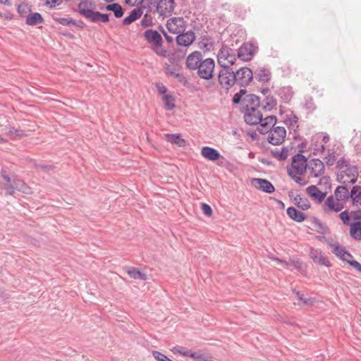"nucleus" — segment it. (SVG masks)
<instances>
[{
	"label": "nucleus",
	"instance_id": "38",
	"mask_svg": "<svg viewBox=\"0 0 361 361\" xmlns=\"http://www.w3.org/2000/svg\"><path fill=\"white\" fill-rule=\"evenodd\" d=\"M295 204L298 207L302 210H307L310 207V201L305 197H302L300 195H297L294 199Z\"/></svg>",
	"mask_w": 361,
	"mask_h": 361
},
{
	"label": "nucleus",
	"instance_id": "46",
	"mask_svg": "<svg viewBox=\"0 0 361 361\" xmlns=\"http://www.w3.org/2000/svg\"><path fill=\"white\" fill-rule=\"evenodd\" d=\"M54 20L59 24L65 26L77 25L75 20L66 18H55Z\"/></svg>",
	"mask_w": 361,
	"mask_h": 361
},
{
	"label": "nucleus",
	"instance_id": "62",
	"mask_svg": "<svg viewBox=\"0 0 361 361\" xmlns=\"http://www.w3.org/2000/svg\"><path fill=\"white\" fill-rule=\"evenodd\" d=\"M352 259L353 255L345 250V251L343 252V255H342L341 260L348 263L349 261L353 260Z\"/></svg>",
	"mask_w": 361,
	"mask_h": 361
},
{
	"label": "nucleus",
	"instance_id": "48",
	"mask_svg": "<svg viewBox=\"0 0 361 361\" xmlns=\"http://www.w3.org/2000/svg\"><path fill=\"white\" fill-rule=\"evenodd\" d=\"M172 351L174 353H178L183 356L190 357V355L192 353L191 350H188L186 348L181 347V346L174 347L173 349L172 350Z\"/></svg>",
	"mask_w": 361,
	"mask_h": 361
},
{
	"label": "nucleus",
	"instance_id": "26",
	"mask_svg": "<svg viewBox=\"0 0 361 361\" xmlns=\"http://www.w3.org/2000/svg\"><path fill=\"white\" fill-rule=\"evenodd\" d=\"M200 42L198 43V47L204 51H210L214 47V42L212 38L207 35H202L200 37Z\"/></svg>",
	"mask_w": 361,
	"mask_h": 361
},
{
	"label": "nucleus",
	"instance_id": "61",
	"mask_svg": "<svg viewBox=\"0 0 361 361\" xmlns=\"http://www.w3.org/2000/svg\"><path fill=\"white\" fill-rule=\"evenodd\" d=\"M61 0H46L45 1V5L46 6H48L49 5V7L51 8H53L56 6V5H60L61 4Z\"/></svg>",
	"mask_w": 361,
	"mask_h": 361
},
{
	"label": "nucleus",
	"instance_id": "21",
	"mask_svg": "<svg viewBox=\"0 0 361 361\" xmlns=\"http://www.w3.org/2000/svg\"><path fill=\"white\" fill-rule=\"evenodd\" d=\"M96 5L92 1V22L93 23H108L109 21V13H102L99 11H94Z\"/></svg>",
	"mask_w": 361,
	"mask_h": 361
},
{
	"label": "nucleus",
	"instance_id": "55",
	"mask_svg": "<svg viewBox=\"0 0 361 361\" xmlns=\"http://www.w3.org/2000/svg\"><path fill=\"white\" fill-rule=\"evenodd\" d=\"M82 4L83 2H80L78 4V8L80 9V14L84 16L86 18L90 19V8H82Z\"/></svg>",
	"mask_w": 361,
	"mask_h": 361
},
{
	"label": "nucleus",
	"instance_id": "43",
	"mask_svg": "<svg viewBox=\"0 0 361 361\" xmlns=\"http://www.w3.org/2000/svg\"><path fill=\"white\" fill-rule=\"evenodd\" d=\"M190 357L195 361H212L211 357L200 352H192Z\"/></svg>",
	"mask_w": 361,
	"mask_h": 361
},
{
	"label": "nucleus",
	"instance_id": "24",
	"mask_svg": "<svg viewBox=\"0 0 361 361\" xmlns=\"http://www.w3.org/2000/svg\"><path fill=\"white\" fill-rule=\"evenodd\" d=\"M143 13L142 8L138 7L132 10L129 16H126L123 20V24L124 25H128L133 23L134 21L140 18Z\"/></svg>",
	"mask_w": 361,
	"mask_h": 361
},
{
	"label": "nucleus",
	"instance_id": "14",
	"mask_svg": "<svg viewBox=\"0 0 361 361\" xmlns=\"http://www.w3.org/2000/svg\"><path fill=\"white\" fill-rule=\"evenodd\" d=\"M318 238L323 240L331 248L332 252L341 259L342 255L345 251V247L341 245L338 242H334L332 239L326 238L324 236H319Z\"/></svg>",
	"mask_w": 361,
	"mask_h": 361
},
{
	"label": "nucleus",
	"instance_id": "27",
	"mask_svg": "<svg viewBox=\"0 0 361 361\" xmlns=\"http://www.w3.org/2000/svg\"><path fill=\"white\" fill-rule=\"evenodd\" d=\"M276 122V117L274 116H267L264 119L262 118V121H259L261 126L262 128H266V129H261L260 132L264 133L268 131V128L274 127V125Z\"/></svg>",
	"mask_w": 361,
	"mask_h": 361
},
{
	"label": "nucleus",
	"instance_id": "56",
	"mask_svg": "<svg viewBox=\"0 0 361 361\" xmlns=\"http://www.w3.org/2000/svg\"><path fill=\"white\" fill-rule=\"evenodd\" d=\"M201 208H202V211L204 215H206L207 216H212V209L209 204H207L206 203H202L201 205Z\"/></svg>",
	"mask_w": 361,
	"mask_h": 361
},
{
	"label": "nucleus",
	"instance_id": "10",
	"mask_svg": "<svg viewBox=\"0 0 361 361\" xmlns=\"http://www.w3.org/2000/svg\"><path fill=\"white\" fill-rule=\"evenodd\" d=\"M307 170L312 177L317 178L324 173V164L319 159H312L307 162Z\"/></svg>",
	"mask_w": 361,
	"mask_h": 361
},
{
	"label": "nucleus",
	"instance_id": "32",
	"mask_svg": "<svg viewBox=\"0 0 361 361\" xmlns=\"http://www.w3.org/2000/svg\"><path fill=\"white\" fill-rule=\"evenodd\" d=\"M126 270L129 276L133 279H140L142 281H146L147 279V276L145 273L141 272L135 267H127Z\"/></svg>",
	"mask_w": 361,
	"mask_h": 361
},
{
	"label": "nucleus",
	"instance_id": "20",
	"mask_svg": "<svg viewBox=\"0 0 361 361\" xmlns=\"http://www.w3.org/2000/svg\"><path fill=\"white\" fill-rule=\"evenodd\" d=\"M201 154L205 159L212 161L218 160L221 157L220 153L216 149L210 147H203L201 149Z\"/></svg>",
	"mask_w": 361,
	"mask_h": 361
},
{
	"label": "nucleus",
	"instance_id": "52",
	"mask_svg": "<svg viewBox=\"0 0 361 361\" xmlns=\"http://www.w3.org/2000/svg\"><path fill=\"white\" fill-rule=\"evenodd\" d=\"M159 94L162 97L168 94V90L165 85L161 82H157L155 85Z\"/></svg>",
	"mask_w": 361,
	"mask_h": 361
},
{
	"label": "nucleus",
	"instance_id": "11",
	"mask_svg": "<svg viewBox=\"0 0 361 361\" xmlns=\"http://www.w3.org/2000/svg\"><path fill=\"white\" fill-rule=\"evenodd\" d=\"M262 114L259 110V108L254 109L250 107L247 110L244 111V119L245 121L249 125H257L262 121Z\"/></svg>",
	"mask_w": 361,
	"mask_h": 361
},
{
	"label": "nucleus",
	"instance_id": "4",
	"mask_svg": "<svg viewBox=\"0 0 361 361\" xmlns=\"http://www.w3.org/2000/svg\"><path fill=\"white\" fill-rule=\"evenodd\" d=\"M307 161L305 156L297 154L292 158L291 165L288 167L287 171L290 176L302 175L307 170Z\"/></svg>",
	"mask_w": 361,
	"mask_h": 361
},
{
	"label": "nucleus",
	"instance_id": "19",
	"mask_svg": "<svg viewBox=\"0 0 361 361\" xmlns=\"http://www.w3.org/2000/svg\"><path fill=\"white\" fill-rule=\"evenodd\" d=\"M243 109L247 110L250 107L259 108V99L255 94H246L243 97Z\"/></svg>",
	"mask_w": 361,
	"mask_h": 361
},
{
	"label": "nucleus",
	"instance_id": "45",
	"mask_svg": "<svg viewBox=\"0 0 361 361\" xmlns=\"http://www.w3.org/2000/svg\"><path fill=\"white\" fill-rule=\"evenodd\" d=\"M276 106V101L273 97H267L264 100V109L271 110Z\"/></svg>",
	"mask_w": 361,
	"mask_h": 361
},
{
	"label": "nucleus",
	"instance_id": "25",
	"mask_svg": "<svg viewBox=\"0 0 361 361\" xmlns=\"http://www.w3.org/2000/svg\"><path fill=\"white\" fill-rule=\"evenodd\" d=\"M350 198L352 199L353 205L361 209V186H353L350 191Z\"/></svg>",
	"mask_w": 361,
	"mask_h": 361
},
{
	"label": "nucleus",
	"instance_id": "57",
	"mask_svg": "<svg viewBox=\"0 0 361 361\" xmlns=\"http://www.w3.org/2000/svg\"><path fill=\"white\" fill-rule=\"evenodd\" d=\"M243 95L245 94V91L244 90H240L239 93H236L233 97V102L234 104H238L243 99Z\"/></svg>",
	"mask_w": 361,
	"mask_h": 361
},
{
	"label": "nucleus",
	"instance_id": "13",
	"mask_svg": "<svg viewBox=\"0 0 361 361\" xmlns=\"http://www.w3.org/2000/svg\"><path fill=\"white\" fill-rule=\"evenodd\" d=\"M176 40L179 46L188 47L195 40V35L192 30L183 31L178 34Z\"/></svg>",
	"mask_w": 361,
	"mask_h": 361
},
{
	"label": "nucleus",
	"instance_id": "41",
	"mask_svg": "<svg viewBox=\"0 0 361 361\" xmlns=\"http://www.w3.org/2000/svg\"><path fill=\"white\" fill-rule=\"evenodd\" d=\"M7 134L11 139L21 138L27 135L23 130L15 128H11Z\"/></svg>",
	"mask_w": 361,
	"mask_h": 361
},
{
	"label": "nucleus",
	"instance_id": "59",
	"mask_svg": "<svg viewBox=\"0 0 361 361\" xmlns=\"http://www.w3.org/2000/svg\"><path fill=\"white\" fill-rule=\"evenodd\" d=\"M6 184H7V186L5 188L6 195H13L14 194L15 190H16L13 182L10 183H6Z\"/></svg>",
	"mask_w": 361,
	"mask_h": 361
},
{
	"label": "nucleus",
	"instance_id": "54",
	"mask_svg": "<svg viewBox=\"0 0 361 361\" xmlns=\"http://www.w3.org/2000/svg\"><path fill=\"white\" fill-rule=\"evenodd\" d=\"M339 217L345 225L350 224V215L347 210L342 212L339 214Z\"/></svg>",
	"mask_w": 361,
	"mask_h": 361
},
{
	"label": "nucleus",
	"instance_id": "22",
	"mask_svg": "<svg viewBox=\"0 0 361 361\" xmlns=\"http://www.w3.org/2000/svg\"><path fill=\"white\" fill-rule=\"evenodd\" d=\"M44 21L43 16L38 12L30 13L26 16L25 23L30 26H35L43 23Z\"/></svg>",
	"mask_w": 361,
	"mask_h": 361
},
{
	"label": "nucleus",
	"instance_id": "1",
	"mask_svg": "<svg viewBox=\"0 0 361 361\" xmlns=\"http://www.w3.org/2000/svg\"><path fill=\"white\" fill-rule=\"evenodd\" d=\"M338 169V179L343 184H353L357 181L358 176L357 169L355 166L350 164L343 158L337 162Z\"/></svg>",
	"mask_w": 361,
	"mask_h": 361
},
{
	"label": "nucleus",
	"instance_id": "51",
	"mask_svg": "<svg viewBox=\"0 0 361 361\" xmlns=\"http://www.w3.org/2000/svg\"><path fill=\"white\" fill-rule=\"evenodd\" d=\"M152 354L154 359H156L157 361H173L161 352L153 350Z\"/></svg>",
	"mask_w": 361,
	"mask_h": 361
},
{
	"label": "nucleus",
	"instance_id": "49",
	"mask_svg": "<svg viewBox=\"0 0 361 361\" xmlns=\"http://www.w3.org/2000/svg\"><path fill=\"white\" fill-rule=\"evenodd\" d=\"M296 295L297 300L300 302V305H312L313 300L311 298L306 299L303 297V295L300 294L298 291H294Z\"/></svg>",
	"mask_w": 361,
	"mask_h": 361
},
{
	"label": "nucleus",
	"instance_id": "15",
	"mask_svg": "<svg viewBox=\"0 0 361 361\" xmlns=\"http://www.w3.org/2000/svg\"><path fill=\"white\" fill-rule=\"evenodd\" d=\"M310 256L315 263L326 267L331 266L330 262L319 249L311 248Z\"/></svg>",
	"mask_w": 361,
	"mask_h": 361
},
{
	"label": "nucleus",
	"instance_id": "16",
	"mask_svg": "<svg viewBox=\"0 0 361 361\" xmlns=\"http://www.w3.org/2000/svg\"><path fill=\"white\" fill-rule=\"evenodd\" d=\"M252 184L257 189L267 193H272L275 190L272 183L266 179L253 178Z\"/></svg>",
	"mask_w": 361,
	"mask_h": 361
},
{
	"label": "nucleus",
	"instance_id": "36",
	"mask_svg": "<svg viewBox=\"0 0 361 361\" xmlns=\"http://www.w3.org/2000/svg\"><path fill=\"white\" fill-rule=\"evenodd\" d=\"M185 54V53L180 49L172 53L168 50L166 56H168L169 57V61L172 64L177 65L178 63L184 58Z\"/></svg>",
	"mask_w": 361,
	"mask_h": 361
},
{
	"label": "nucleus",
	"instance_id": "17",
	"mask_svg": "<svg viewBox=\"0 0 361 361\" xmlns=\"http://www.w3.org/2000/svg\"><path fill=\"white\" fill-rule=\"evenodd\" d=\"M202 65V56L200 51H195L187 57L186 68H200Z\"/></svg>",
	"mask_w": 361,
	"mask_h": 361
},
{
	"label": "nucleus",
	"instance_id": "63",
	"mask_svg": "<svg viewBox=\"0 0 361 361\" xmlns=\"http://www.w3.org/2000/svg\"><path fill=\"white\" fill-rule=\"evenodd\" d=\"M299 175H295V176H290L295 181L298 183L300 185H305L307 182L302 178L298 176Z\"/></svg>",
	"mask_w": 361,
	"mask_h": 361
},
{
	"label": "nucleus",
	"instance_id": "12",
	"mask_svg": "<svg viewBox=\"0 0 361 361\" xmlns=\"http://www.w3.org/2000/svg\"><path fill=\"white\" fill-rule=\"evenodd\" d=\"M323 209L327 214H330L331 212H339L343 209V204L337 199L335 200L333 196H329L325 200Z\"/></svg>",
	"mask_w": 361,
	"mask_h": 361
},
{
	"label": "nucleus",
	"instance_id": "33",
	"mask_svg": "<svg viewBox=\"0 0 361 361\" xmlns=\"http://www.w3.org/2000/svg\"><path fill=\"white\" fill-rule=\"evenodd\" d=\"M12 182L16 190H18L25 194H30L31 192V188L27 186L23 180L13 178Z\"/></svg>",
	"mask_w": 361,
	"mask_h": 361
},
{
	"label": "nucleus",
	"instance_id": "6",
	"mask_svg": "<svg viewBox=\"0 0 361 361\" xmlns=\"http://www.w3.org/2000/svg\"><path fill=\"white\" fill-rule=\"evenodd\" d=\"M286 135V130L284 127H274L269 131L267 140L274 145H279L283 142Z\"/></svg>",
	"mask_w": 361,
	"mask_h": 361
},
{
	"label": "nucleus",
	"instance_id": "7",
	"mask_svg": "<svg viewBox=\"0 0 361 361\" xmlns=\"http://www.w3.org/2000/svg\"><path fill=\"white\" fill-rule=\"evenodd\" d=\"M168 30L173 34H179L185 30L186 21L181 17H173L167 20Z\"/></svg>",
	"mask_w": 361,
	"mask_h": 361
},
{
	"label": "nucleus",
	"instance_id": "9",
	"mask_svg": "<svg viewBox=\"0 0 361 361\" xmlns=\"http://www.w3.org/2000/svg\"><path fill=\"white\" fill-rule=\"evenodd\" d=\"M175 5L174 0H159L156 5L155 11L160 16L169 17L173 12Z\"/></svg>",
	"mask_w": 361,
	"mask_h": 361
},
{
	"label": "nucleus",
	"instance_id": "53",
	"mask_svg": "<svg viewBox=\"0 0 361 361\" xmlns=\"http://www.w3.org/2000/svg\"><path fill=\"white\" fill-rule=\"evenodd\" d=\"M200 68H215L214 59L211 58H208L204 60L202 59V65L200 66Z\"/></svg>",
	"mask_w": 361,
	"mask_h": 361
},
{
	"label": "nucleus",
	"instance_id": "34",
	"mask_svg": "<svg viewBox=\"0 0 361 361\" xmlns=\"http://www.w3.org/2000/svg\"><path fill=\"white\" fill-rule=\"evenodd\" d=\"M334 195L338 200H345L350 197V192L345 186H338L334 191Z\"/></svg>",
	"mask_w": 361,
	"mask_h": 361
},
{
	"label": "nucleus",
	"instance_id": "2",
	"mask_svg": "<svg viewBox=\"0 0 361 361\" xmlns=\"http://www.w3.org/2000/svg\"><path fill=\"white\" fill-rule=\"evenodd\" d=\"M145 40L152 45V50L158 55L166 57L168 54V50L163 48V39L158 31L152 29H148L143 33Z\"/></svg>",
	"mask_w": 361,
	"mask_h": 361
},
{
	"label": "nucleus",
	"instance_id": "42",
	"mask_svg": "<svg viewBox=\"0 0 361 361\" xmlns=\"http://www.w3.org/2000/svg\"><path fill=\"white\" fill-rule=\"evenodd\" d=\"M260 82H268L270 80L271 73L269 69H259L256 76Z\"/></svg>",
	"mask_w": 361,
	"mask_h": 361
},
{
	"label": "nucleus",
	"instance_id": "58",
	"mask_svg": "<svg viewBox=\"0 0 361 361\" xmlns=\"http://www.w3.org/2000/svg\"><path fill=\"white\" fill-rule=\"evenodd\" d=\"M159 30L163 34V35L164 36L166 42L169 44H171V43L173 42V38L166 33V32L165 31V30L164 29V27L161 25L159 26Z\"/></svg>",
	"mask_w": 361,
	"mask_h": 361
},
{
	"label": "nucleus",
	"instance_id": "35",
	"mask_svg": "<svg viewBox=\"0 0 361 361\" xmlns=\"http://www.w3.org/2000/svg\"><path fill=\"white\" fill-rule=\"evenodd\" d=\"M350 234L355 240H361V221H355L350 224Z\"/></svg>",
	"mask_w": 361,
	"mask_h": 361
},
{
	"label": "nucleus",
	"instance_id": "31",
	"mask_svg": "<svg viewBox=\"0 0 361 361\" xmlns=\"http://www.w3.org/2000/svg\"><path fill=\"white\" fill-rule=\"evenodd\" d=\"M105 9L106 11H112L114 14V16L116 18H121L124 14V10L122 6L118 3H113L111 4H107L105 6Z\"/></svg>",
	"mask_w": 361,
	"mask_h": 361
},
{
	"label": "nucleus",
	"instance_id": "28",
	"mask_svg": "<svg viewBox=\"0 0 361 361\" xmlns=\"http://www.w3.org/2000/svg\"><path fill=\"white\" fill-rule=\"evenodd\" d=\"M287 214L290 219L297 222H302L306 218L305 215L303 213L292 207H288L287 209Z\"/></svg>",
	"mask_w": 361,
	"mask_h": 361
},
{
	"label": "nucleus",
	"instance_id": "40",
	"mask_svg": "<svg viewBox=\"0 0 361 361\" xmlns=\"http://www.w3.org/2000/svg\"><path fill=\"white\" fill-rule=\"evenodd\" d=\"M161 99L166 109L171 110L175 107V99L171 94L162 96Z\"/></svg>",
	"mask_w": 361,
	"mask_h": 361
},
{
	"label": "nucleus",
	"instance_id": "18",
	"mask_svg": "<svg viewBox=\"0 0 361 361\" xmlns=\"http://www.w3.org/2000/svg\"><path fill=\"white\" fill-rule=\"evenodd\" d=\"M236 73H239L237 82L242 86L249 84L253 78L252 69H237Z\"/></svg>",
	"mask_w": 361,
	"mask_h": 361
},
{
	"label": "nucleus",
	"instance_id": "8",
	"mask_svg": "<svg viewBox=\"0 0 361 361\" xmlns=\"http://www.w3.org/2000/svg\"><path fill=\"white\" fill-rule=\"evenodd\" d=\"M257 47L252 43H243L237 52L238 58L243 61H249L254 56Z\"/></svg>",
	"mask_w": 361,
	"mask_h": 361
},
{
	"label": "nucleus",
	"instance_id": "44",
	"mask_svg": "<svg viewBox=\"0 0 361 361\" xmlns=\"http://www.w3.org/2000/svg\"><path fill=\"white\" fill-rule=\"evenodd\" d=\"M272 155L280 161L285 160L288 157V150L282 148L281 150H271Z\"/></svg>",
	"mask_w": 361,
	"mask_h": 361
},
{
	"label": "nucleus",
	"instance_id": "5",
	"mask_svg": "<svg viewBox=\"0 0 361 361\" xmlns=\"http://www.w3.org/2000/svg\"><path fill=\"white\" fill-rule=\"evenodd\" d=\"M232 70L233 69H220L219 80L222 87L228 89L237 82L239 73H236V72H233Z\"/></svg>",
	"mask_w": 361,
	"mask_h": 361
},
{
	"label": "nucleus",
	"instance_id": "60",
	"mask_svg": "<svg viewBox=\"0 0 361 361\" xmlns=\"http://www.w3.org/2000/svg\"><path fill=\"white\" fill-rule=\"evenodd\" d=\"M351 217L356 221H360L361 219V209H358L357 211L351 212Z\"/></svg>",
	"mask_w": 361,
	"mask_h": 361
},
{
	"label": "nucleus",
	"instance_id": "47",
	"mask_svg": "<svg viewBox=\"0 0 361 361\" xmlns=\"http://www.w3.org/2000/svg\"><path fill=\"white\" fill-rule=\"evenodd\" d=\"M140 25L143 27H148L153 25L152 17L149 13H145L140 21Z\"/></svg>",
	"mask_w": 361,
	"mask_h": 361
},
{
	"label": "nucleus",
	"instance_id": "37",
	"mask_svg": "<svg viewBox=\"0 0 361 361\" xmlns=\"http://www.w3.org/2000/svg\"><path fill=\"white\" fill-rule=\"evenodd\" d=\"M166 139L169 142L176 144L179 147H183L185 144V141L181 137L180 134H166Z\"/></svg>",
	"mask_w": 361,
	"mask_h": 361
},
{
	"label": "nucleus",
	"instance_id": "39",
	"mask_svg": "<svg viewBox=\"0 0 361 361\" xmlns=\"http://www.w3.org/2000/svg\"><path fill=\"white\" fill-rule=\"evenodd\" d=\"M17 11L21 18H25L27 13H31V6L28 3L23 2L18 6Z\"/></svg>",
	"mask_w": 361,
	"mask_h": 361
},
{
	"label": "nucleus",
	"instance_id": "30",
	"mask_svg": "<svg viewBox=\"0 0 361 361\" xmlns=\"http://www.w3.org/2000/svg\"><path fill=\"white\" fill-rule=\"evenodd\" d=\"M166 70H167L166 73L169 75L176 78L184 86H186V87L188 86L189 83L188 82V80L183 75V74L180 72V69H166Z\"/></svg>",
	"mask_w": 361,
	"mask_h": 361
},
{
	"label": "nucleus",
	"instance_id": "23",
	"mask_svg": "<svg viewBox=\"0 0 361 361\" xmlns=\"http://www.w3.org/2000/svg\"><path fill=\"white\" fill-rule=\"evenodd\" d=\"M306 192L309 196L317 200L319 202H322L326 195V192H322L315 185H311L307 188Z\"/></svg>",
	"mask_w": 361,
	"mask_h": 361
},
{
	"label": "nucleus",
	"instance_id": "29",
	"mask_svg": "<svg viewBox=\"0 0 361 361\" xmlns=\"http://www.w3.org/2000/svg\"><path fill=\"white\" fill-rule=\"evenodd\" d=\"M278 94L284 103H288L292 99L293 92L291 87H283L279 90Z\"/></svg>",
	"mask_w": 361,
	"mask_h": 361
},
{
	"label": "nucleus",
	"instance_id": "50",
	"mask_svg": "<svg viewBox=\"0 0 361 361\" xmlns=\"http://www.w3.org/2000/svg\"><path fill=\"white\" fill-rule=\"evenodd\" d=\"M214 69H197L199 76L204 79H209L212 77Z\"/></svg>",
	"mask_w": 361,
	"mask_h": 361
},
{
	"label": "nucleus",
	"instance_id": "64",
	"mask_svg": "<svg viewBox=\"0 0 361 361\" xmlns=\"http://www.w3.org/2000/svg\"><path fill=\"white\" fill-rule=\"evenodd\" d=\"M348 264L353 267L355 269H356L357 271L361 273V264H360L358 262L355 260L349 261Z\"/></svg>",
	"mask_w": 361,
	"mask_h": 361
},
{
	"label": "nucleus",
	"instance_id": "3",
	"mask_svg": "<svg viewBox=\"0 0 361 361\" xmlns=\"http://www.w3.org/2000/svg\"><path fill=\"white\" fill-rule=\"evenodd\" d=\"M235 61V50L223 45L217 54V61L220 68H230Z\"/></svg>",
	"mask_w": 361,
	"mask_h": 361
}]
</instances>
